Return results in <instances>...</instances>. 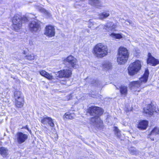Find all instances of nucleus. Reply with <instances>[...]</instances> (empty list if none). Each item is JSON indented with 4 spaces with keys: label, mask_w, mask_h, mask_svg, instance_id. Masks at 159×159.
<instances>
[{
    "label": "nucleus",
    "mask_w": 159,
    "mask_h": 159,
    "mask_svg": "<svg viewBox=\"0 0 159 159\" xmlns=\"http://www.w3.org/2000/svg\"><path fill=\"white\" fill-rule=\"evenodd\" d=\"M148 125V121L143 120L140 121L137 125V127L141 130L146 129Z\"/></svg>",
    "instance_id": "nucleus-16"
},
{
    "label": "nucleus",
    "mask_w": 159,
    "mask_h": 159,
    "mask_svg": "<svg viewBox=\"0 0 159 159\" xmlns=\"http://www.w3.org/2000/svg\"><path fill=\"white\" fill-rule=\"evenodd\" d=\"M24 98H20L19 99H15V105L18 108L22 107L24 105Z\"/></svg>",
    "instance_id": "nucleus-17"
},
{
    "label": "nucleus",
    "mask_w": 159,
    "mask_h": 159,
    "mask_svg": "<svg viewBox=\"0 0 159 159\" xmlns=\"http://www.w3.org/2000/svg\"><path fill=\"white\" fill-rule=\"evenodd\" d=\"M23 128H24L25 129H26L30 133L31 132V130H29V129L28 128V126L27 125H26L25 127Z\"/></svg>",
    "instance_id": "nucleus-34"
},
{
    "label": "nucleus",
    "mask_w": 159,
    "mask_h": 159,
    "mask_svg": "<svg viewBox=\"0 0 159 159\" xmlns=\"http://www.w3.org/2000/svg\"><path fill=\"white\" fill-rule=\"evenodd\" d=\"M14 97L15 99L20 98H24L21 92L19 91H16L14 93Z\"/></svg>",
    "instance_id": "nucleus-26"
},
{
    "label": "nucleus",
    "mask_w": 159,
    "mask_h": 159,
    "mask_svg": "<svg viewBox=\"0 0 159 159\" xmlns=\"http://www.w3.org/2000/svg\"><path fill=\"white\" fill-rule=\"evenodd\" d=\"M129 151L131 154L137 155L139 152L135 148L133 147H130L129 148Z\"/></svg>",
    "instance_id": "nucleus-24"
},
{
    "label": "nucleus",
    "mask_w": 159,
    "mask_h": 159,
    "mask_svg": "<svg viewBox=\"0 0 159 159\" xmlns=\"http://www.w3.org/2000/svg\"><path fill=\"white\" fill-rule=\"evenodd\" d=\"M64 62L66 63L67 62L70 67H71L74 68H75L77 61L75 57L72 55H70L64 60Z\"/></svg>",
    "instance_id": "nucleus-8"
},
{
    "label": "nucleus",
    "mask_w": 159,
    "mask_h": 159,
    "mask_svg": "<svg viewBox=\"0 0 159 159\" xmlns=\"http://www.w3.org/2000/svg\"><path fill=\"white\" fill-rule=\"evenodd\" d=\"M64 116L66 119L71 120L74 118L75 115L74 113L67 112L65 113Z\"/></svg>",
    "instance_id": "nucleus-23"
},
{
    "label": "nucleus",
    "mask_w": 159,
    "mask_h": 159,
    "mask_svg": "<svg viewBox=\"0 0 159 159\" xmlns=\"http://www.w3.org/2000/svg\"><path fill=\"white\" fill-rule=\"evenodd\" d=\"M148 58L147 61L148 64H150L153 66L159 64V60L153 57L151 53H148Z\"/></svg>",
    "instance_id": "nucleus-12"
},
{
    "label": "nucleus",
    "mask_w": 159,
    "mask_h": 159,
    "mask_svg": "<svg viewBox=\"0 0 159 159\" xmlns=\"http://www.w3.org/2000/svg\"><path fill=\"white\" fill-rule=\"evenodd\" d=\"M129 53L126 48L120 47L118 50L117 61L119 64H124L126 62L129 58Z\"/></svg>",
    "instance_id": "nucleus-4"
},
{
    "label": "nucleus",
    "mask_w": 159,
    "mask_h": 159,
    "mask_svg": "<svg viewBox=\"0 0 159 159\" xmlns=\"http://www.w3.org/2000/svg\"><path fill=\"white\" fill-rule=\"evenodd\" d=\"M39 73L41 75L49 80H51L52 79V76L44 70L40 71Z\"/></svg>",
    "instance_id": "nucleus-22"
},
{
    "label": "nucleus",
    "mask_w": 159,
    "mask_h": 159,
    "mask_svg": "<svg viewBox=\"0 0 159 159\" xmlns=\"http://www.w3.org/2000/svg\"><path fill=\"white\" fill-rule=\"evenodd\" d=\"M39 10L40 12H43L45 14H46L48 13L47 11L45 9L42 8H40L39 9Z\"/></svg>",
    "instance_id": "nucleus-33"
},
{
    "label": "nucleus",
    "mask_w": 159,
    "mask_h": 159,
    "mask_svg": "<svg viewBox=\"0 0 159 159\" xmlns=\"http://www.w3.org/2000/svg\"><path fill=\"white\" fill-rule=\"evenodd\" d=\"M151 139V140H152V141H154V138H152V139H151V138H150Z\"/></svg>",
    "instance_id": "nucleus-38"
},
{
    "label": "nucleus",
    "mask_w": 159,
    "mask_h": 159,
    "mask_svg": "<svg viewBox=\"0 0 159 159\" xmlns=\"http://www.w3.org/2000/svg\"><path fill=\"white\" fill-rule=\"evenodd\" d=\"M0 154L3 157H6L8 154V150L4 147L0 148Z\"/></svg>",
    "instance_id": "nucleus-21"
},
{
    "label": "nucleus",
    "mask_w": 159,
    "mask_h": 159,
    "mask_svg": "<svg viewBox=\"0 0 159 159\" xmlns=\"http://www.w3.org/2000/svg\"><path fill=\"white\" fill-rule=\"evenodd\" d=\"M141 68V62L139 60L135 61L129 65L128 68V73L130 75H134L140 70Z\"/></svg>",
    "instance_id": "nucleus-5"
},
{
    "label": "nucleus",
    "mask_w": 159,
    "mask_h": 159,
    "mask_svg": "<svg viewBox=\"0 0 159 159\" xmlns=\"http://www.w3.org/2000/svg\"><path fill=\"white\" fill-rule=\"evenodd\" d=\"M89 3L97 8L103 6L102 0H90Z\"/></svg>",
    "instance_id": "nucleus-15"
},
{
    "label": "nucleus",
    "mask_w": 159,
    "mask_h": 159,
    "mask_svg": "<svg viewBox=\"0 0 159 159\" xmlns=\"http://www.w3.org/2000/svg\"><path fill=\"white\" fill-rule=\"evenodd\" d=\"M28 138L27 134L21 132H18L16 134V140L17 143L20 144L25 142Z\"/></svg>",
    "instance_id": "nucleus-10"
},
{
    "label": "nucleus",
    "mask_w": 159,
    "mask_h": 159,
    "mask_svg": "<svg viewBox=\"0 0 159 159\" xmlns=\"http://www.w3.org/2000/svg\"><path fill=\"white\" fill-rule=\"evenodd\" d=\"M45 34L47 36L49 37H52L54 36L55 34L54 27L51 25L46 26L45 28Z\"/></svg>",
    "instance_id": "nucleus-11"
},
{
    "label": "nucleus",
    "mask_w": 159,
    "mask_h": 159,
    "mask_svg": "<svg viewBox=\"0 0 159 159\" xmlns=\"http://www.w3.org/2000/svg\"><path fill=\"white\" fill-rule=\"evenodd\" d=\"M116 27V25L114 24L113 22H109L104 26L103 28L107 31L109 32L114 31Z\"/></svg>",
    "instance_id": "nucleus-14"
},
{
    "label": "nucleus",
    "mask_w": 159,
    "mask_h": 159,
    "mask_svg": "<svg viewBox=\"0 0 159 159\" xmlns=\"http://www.w3.org/2000/svg\"><path fill=\"white\" fill-rule=\"evenodd\" d=\"M114 130L115 132L116 135L119 138L121 135L120 131L116 127H114Z\"/></svg>",
    "instance_id": "nucleus-30"
},
{
    "label": "nucleus",
    "mask_w": 159,
    "mask_h": 159,
    "mask_svg": "<svg viewBox=\"0 0 159 159\" xmlns=\"http://www.w3.org/2000/svg\"><path fill=\"white\" fill-rule=\"evenodd\" d=\"M144 111L145 113L149 116H152L153 113H157L159 111L158 109L155 106L152 105V104L148 105L144 108Z\"/></svg>",
    "instance_id": "nucleus-7"
},
{
    "label": "nucleus",
    "mask_w": 159,
    "mask_h": 159,
    "mask_svg": "<svg viewBox=\"0 0 159 159\" xmlns=\"http://www.w3.org/2000/svg\"><path fill=\"white\" fill-rule=\"evenodd\" d=\"M110 36L112 38L116 39H120L122 38L121 34H116L112 33L110 35Z\"/></svg>",
    "instance_id": "nucleus-25"
},
{
    "label": "nucleus",
    "mask_w": 159,
    "mask_h": 159,
    "mask_svg": "<svg viewBox=\"0 0 159 159\" xmlns=\"http://www.w3.org/2000/svg\"><path fill=\"white\" fill-rule=\"evenodd\" d=\"M48 123L51 127H53L54 126L53 120L51 118V120H50Z\"/></svg>",
    "instance_id": "nucleus-31"
},
{
    "label": "nucleus",
    "mask_w": 159,
    "mask_h": 159,
    "mask_svg": "<svg viewBox=\"0 0 159 159\" xmlns=\"http://www.w3.org/2000/svg\"><path fill=\"white\" fill-rule=\"evenodd\" d=\"M21 20L22 22H27L28 20V19L26 17L24 16L23 17H21Z\"/></svg>",
    "instance_id": "nucleus-32"
},
{
    "label": "nucleus",
    "mask_w": 159,
    "mask_h": 159,
    "mask_svg": "<svg viewBox=\"0 0 159 159\" xmlns=\"http://www.w3.org/2000/svg\"><path fill=\"white\" fill-rule=\"evenodd\" d=\"M87 112L90 115L94 116L91 119V123L98 128H102L103 122L99 116L103 114V110L98 107L91 106L88 108Z\"/></svg>",
    "instance_id": "nucleus-1"
},
{
    "label": "nucleus",
    "mask_w": 159,
    "mask_h": 159,
    "mask_svg": "<svg viewBox=\"0 0 159 159\" xmlns=\"http://www.w3.org/2000/svg\"><path fill=\"white\" fill-rule=\"evenodd\" d=\"M21 18V16L18 14H16L13 17L12 27L16 31L20 29L22 26Z\"/></svg>",
    "instance_id": "nucleus-6"
},
{
    "label": "nucleus",
    "mask_w": 159,
    "mask_h": 159,
    "mask_svg": "<svg viewBox=\"0 0 159 159\" xmlns=\"http://www.w3.org/2000/svg\"><path fill=\"white\" fill-rule=\"evenodd\" d=\"M158 128L157 127H155L152 131L150 133V135H156L157 134H159L158 133Z\"/></svg>",
    "instance_id": "nucleus-27"
},
{
    "label": "nucleus",
    "mask_w": 159,
    "mask_h": 159,
    "mask_svg": "<svg viewBox=\"0 0 159 159\" xmlns=\"http://www.w3.org/2000/svg\"><path fill=\"white\" fill-rule=\"evenodd\" d=\"M158 133L159 134V129H158Z\"/></svg>",
    "instance_id": "nucleus-39"
},
{
    "label": "nucleus",
    "mask_w": 159,
    "mask_h": 159,
    "mask_svg": "<svg viewBox=\"0 0 159 159\" xmlns=\"http://www.w3.org/2000/svg\"><path fill=\"white\" fill-rule=\"evenodd\" d=\"M149 75L148 69L145 70L144 73L142 77L140 78L139 80L137 81H133L131 83V89L134 91H138L139 92L140 90H137V89L139 88L144 87L143 85L147 81Z\"/></svg>",
    "instance_id": "nucleus-3"
},
{
    "label": "nucleus",
    "mask_w": 159,
    "mask_h": 159,
    "mask_svg": "<svg viewBox=\"0 0 159 159\" xmlns=\"http://www.w3.org/2000/svg\"><path fill=\"white\" fill-rule=\"evenodd\" d=\"M50 120H51V118L48 117H46L42 119L41 122L43 124H47Z\"/></svg>",
    "instance_id": "nucleus-28"
},
{
    "label": "nucleus",
    "mask_w": 159,
    "mask_h": 159,
    "mask_svg": "<svg viewBox=\"0 0 159 159\" xmlns=\"http://www.w3.org/2000/svg\"><path fill=\"white\" fill-rule=\"evenodd\" d=\"M102 68L105 70H107L112 67L111 63L109 61H106L102 63Z\"/></svg>",
    "instance_id": "nucleus-19"
},
{
    "label": "nucleus",
    "mask_w": 159,
    "mask_h": 159,
    "mask_svg": "<svg viewBox=\"0 0 159 159\" xmlns=\"http://www.w3.org/2000/svg\"><path fill=\"white\" fill-rule=\"evenodd\" d=\"M116 88L117 89H119L120 93L122 96H125L126 95L128 92V88L126 86H121L119 88L116 87Z\"/></svg>",
    "instance_id": "nucleus-18"
},
{
    "label": "nucleus",
    "mask_w": 159,
    "mask_h": 159,
    "mask_svg": "<svg viewBox=\"0 0 159 159\" xmlns=\"http://www.w3.org/2000/svg\"><path fill=\"white\" fill-rule=\"evenodd\" d=\"M110 15L109 11H106L98 15V17L100 19L102 20L107 18Z\"/></svg>",
    "instance_id": "nucleus-20"
},
{
    "label": "nucleus",
    "mask_w": 159,
    "mask_h": 159,
    "mask_svg": "<svg viewBox=\"0 0 159 159\" xmlns=\"http://www.w3.org/2000/svg\"><path fill=\"white\" fill-rule=\"evenodd\" d=\"M29 29L32 33H35L40 29V23L38 20H35L32 21L29 24Z\"/></svg>",
    "instance_id": "nucleus-9"
},
{
    "label": "nucleus",
    "mask_w": 159,
    "mask_h": 159,
    "mask_svg": "<svg viewBox=\"0 0 159 159\" xmlns=\"http://www.w3.org/2000/svg\"><path fill=\"white\" fill-rule=\"evenodd\" d=\"M126 21H127L129 24H132V21L130 20H127Z\"/></svg>",
    "instance_id": "nucleus-35"
},
{
    "label": "nucleus",
    "mask_w": 159,
    "mask_h": 159,
    "mask_svg": "<svg viewBox=\"0 0 159 159\" xmlns=\"http://www.w3.org/2000/svg\"><path fill=\"white\" fill-rule=\"evenodd\" d=\"M29 44L30 45H32L34 44V42L32 40H30L29 42Z\"/></svg>",
    "instance_id": "nucleus-36"
},
{
    "label": "nucleus",
    "mask_w": 159,
    "mask_h": 159,
    "mask_svg": "<svg viewBox=\"0 0 159 159\" xmlns=\"http://www.w3.org/2000/svg\"><path fill=\"white\" fill-rule=\"evenodd\" d=\"M69 99H70V98L72 97V94H70V95H69Z\"/></svg>",
    "instance_id": "nucleus-37"
},
{
    "label": "nucleus",
    "mask_w": 159,
    "mask_h": 159,
    "mask_svg": "<svg viewBox=\"0 0 159 159\" xmlns=\"http://www.w3.org/2000/svg\"><path fill=\"white\" fill-rule=\"evenodd\" d=\"M25 57L26 59L30 60H34L35 58L34 55L33 54H28Z\"/></svg>",
    "instance_id": "nucleus-29"
},
{
    "label": "nucleus",
    "mask_w": 159,
    "mask_h": 159,
    "mask_svg": "<svg viewBox=\"0 0 159 159\" xmlns=\"http://www.w3.org/2000/svg\"><path fill=\"white\" fill-rule=\"evenodd\" d=\"M59 76L60 77H66L69 78L70 77L72 73L70 70H64L58 72Z\"/></svg>",
    "instance_id": "nucleus-13"
},
{
    "label": "nucleus",
    "mask_w": 159,
    "mask_h": 159,
    "mask_svg": "<svg viewBox=\"0 0 159 159\" xmlns=\"http://www.w3.org/2000/svg\"><path fill=\"white\" fill-rule=\"evenodd\" d=\"M108 49L107 46L101 43L96 44L94 47L93 53L98 58H102L107 56L108 53Z\"/></svg>",
    "instance_id": "nucleus-2"
}]
</instances>
